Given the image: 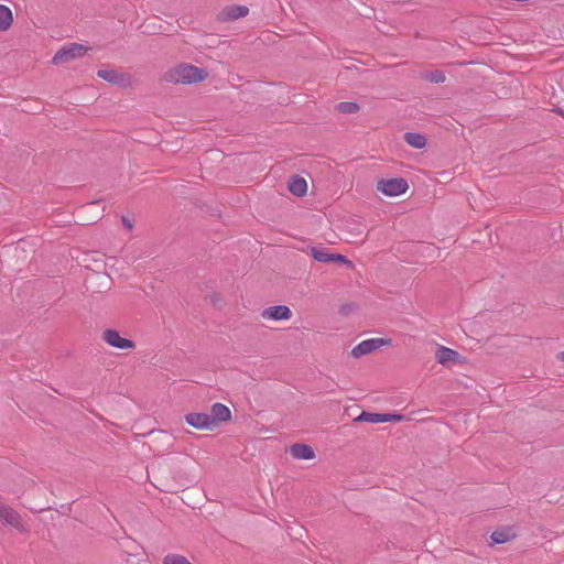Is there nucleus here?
<instances>
[{
	"label": "nucleus",
	"instance_id": "obj_13",
	"mask_svg": "<svg viewBox=\"0 0 564 564\" xmlns=\"http://www.w3.org/2000/svg\"><path fill=\"white\" fill-rule=\"evenodd\" d=\"M0 520L14 528L21 525L20 514L14 509L3 503L0 505Z\"/></svg>",
	"mask_w": 564,
	"mask_h": 564
},
{
	"label": "nucleus",
	"instance_id": "obj_15",
	"mask_svg": "<svg viewBox=\"0 0 564 564\" xmlns=\"http://www.w3.org/2000/svg\"><path fill=\"white\" fill-rule=\"evenodd\" d=\"M386 413H375L362 411L360 415L356 419L357 422H369V423H386L387 420Z\"/></svg>",
	"mask_w": 564,
	"mask_h": 564
},
{
	"label": "nucleus",
	"instance_id": "obj_9",
	"mask_svg": "<svg viewBox=\"0 0 564 564\" xmlns=\"http://www.w3.org/2000/svg\"><path fill=\"white\" fill-rule=\"evenodd\" d=\"M185 421L188 425L199 430H212L214 427L213 419L207 413H188Z\"/></svg>",
	"mask_w": 564,
	"mask_h": 564
},
{
	"label": "nucleus",
	"instance_id": "obj_2",
	"mask_svg": "<svg viewBox=\"0 0 564 564\" xmlns=\"http://www.w3.org/2000/svg\"><path fill=\"white\" fill-rule=\"evenodd\" d=\"M87 50L88 48L82 44L72 43L68 46L62 47L55 53L53 63L55 65H59L70 62L75 58L84 56L87 53Z\"/></svg>",
	"mask_w": 564,
	"mask_h": 564
},
{
	"label": "nucleus",
	"instance_id": "obj_6",
	"mask_svg": "<svg viewBox=\"0 0 564 564\" xmlns=\"http://www.w3.org/2000/svg\"><path fill=\"white\" fill-rule=\"evenodd\" d=\"M97 76L110 84L124 87L129 84V76L124 73H121L117 69H99L97 72Z\"/></svg>",
	"mask_w": 564,
	"mask_h": 564
},
{
	"label": "nucleus",
	"instance_id": "obj_24",
	"mask_svg": "<svg viewBox=\"0 0 564 564\" xmlns=\"http://www.w3.org/2000/svg\"><path fill=\"white\" fill-rule=\"evenodd\" d=\"M387 420L386 422H401L404 419V415L402 414H392V413H386Z\"/></svg>",
	"mask_w": 564,
	"mask_h": 564
},
{
	"label": "nucleus",
	"instance_id": "obj_16",
	"mask_svg": "<svg viewBox=\"0 0 564 564\" xmlns=\"http://www.w3.org/2000/svg\"><path fill=\"white\" fill-rule=\"evenodd\" d=\"M404 140L414 149H423L426 145V138L421 133L406 132L404 134Z\"/></svg>",
	"mask_w": 564,
	"mask_h": 564
},
{
	"label": "nucleus",
	"instance_id": "obj_25",
	"mask_svg": "<svg viewBox=\"0 0 564 564\" xmlns=\"http://www.w3.org/2000/svg\"><path fill=\"white\" fill-rule=\"evenodd\" d=\"M122 223L128 229H132L133 225L127 217H122Z\"/></svg>",
	"mask_w": 564,
	"mask_h": 564
},
{
	"label": "nucleus",
	"instance_id": "obj_10",
	"mask_svg": "<svg viewBox=\"0 0 564 564\" xmlns=\"http://www.w3.org/2000/svg\"><path fill=\"white\" fill-rule=\"evenodd\" d=\"M209 417L213 419V426L219 422H227L231 417V412L228 406L223 403H214L210 409Z\"/></svg>",
	"mask_w": 564,
	"mask_h": 564
},
{
	"label": "nucleus",
	"instance_id": "obj_23",
	"mask_svg": "<svg viewBox=\"0 0 564 564\" xmlns=\"http://www.w3.org/2000/svg\"><path fill=\"white\" fill-rule=\"evenodd\" d=\"M332 262L345 263L348 267H351V264H352L350 260H348L345 256L339 254V253L332 254Z\"/></svg>",
	"mask_w": 564,
	"mask_h": 564
},
{
	"label": "nucleus",
	"instance_id": "obj_17",
	"mask_svg": "<svg viewBox=\"0 0 564 564\" xmlns=\"http://www.w3.org/2000/svg\"><path fill=\"white\" fill-rule=\"evenodd\" d=\"M311 256L318 262L328 263L332 262V254L327 248L324 247H312L310 249Z\"/></svg>",
	"mask_w": 564,
	"mask_h": 564
},
{
	"label": "nucleus",
	"instance_id": "obj_18",
	"mask_svg": "<svg viewBox=\"0 0 564 564\" xmlns=\"http://www.w3.org/2000/svg\"><path fill=\"white\" fill-rule=\"evenodd\" d=\"M13 18L11 10L3 4H0V31L8 30L12 24Z\"/></svg>",
	"mask_w": 564,
	"mask_h": 564
},
{
	"label": "nucleus",
	"instance_id": "obj_20",
	"mask_svg": "<svg viewBox=\"0 0 564 564\" xmlns=\"http://www.w3.org/2000/svg\"><path fill=\"white\" fill-rule=\"evenodd\" d=\"M335 109L344 115H352L359 111L360 106L352 101H341L335 106Z\"/></svg>",
	"mask_w": 564,
	"mask_h": 564
},
{
	"label": "nucleus",
	"instance_id": "obj_11",
	"mask_svg": "<svg viewBox=\"0 0 564 564\" xmlns=\"http://www.w3.org/2000/svg\"><path fill=\"white\" fill-rule=\"evenodd\" d=\"M459 357L460 355L458 351L445 346H438L435 352L436 361L443 366L458 361Z\"/></svg>",
	"mask_w": 564,
	"mask_h": 564
},
{
	"label": "nucleus",
	"instance_id": "obj_19",
	"mask_svg": "<svg viewBox=\"0 0 564 564\" xmlns=\"http://www.w3.org/2000/svg\"><path fill=\"white\" fill-rule=\"evenodd\" d=\"M420 77L429 83L441 84L444 83L446 76L442 70L424 72L420 74Z\"/></svg>",
	"mask_w": 564,
	"mask_h": 564
},
{
	"label": "nucleus",
	"instance_id": "obj_14",
	"mask_svg": "<svg viewBox=\"0 0 564 564\" xmlns=\"http://www.w3.org/2000/svg\"><path fill=\"white\" fill-rule=\"evenodd\" d=\"M289 191L295 196H304L307 191V183L303 177L292 176L289 181Z\"/></svg>",
	"mask_w": 564,
	"mask_h": 564
},
{
	"label": "nucleus",
	"instance_id": "obj_1",
	"mask_svg": "<svg viewBox=\"0 0 564 564\" xmlns=\"http://www.w3.org/2000/svg\"><path fill=\"white\" fill-rule=\"evenodd\" d=\"M208 77L205 68L197 67L191 64H181L164 75V79L169 83L195 84L203 82Z\"/></svg>",
	"mask_w": 564,
	"mask_h": 564
},
{
	"label": "nucleus",
	"instance_id": "obj_26",
	"mask_svg": "<svg viewBox=\"0 0 564 564\" xmlns=\"http://www.w3.org/2000/svg\"><path fill=\"white\" fill-rule=\"evenodd\" d=\"M557 358L562 361H564V350L561 351L558 355H557Z\"/></svg>",
	"mask_w": 564,
	"mask_h": 564
},
{
	"label": "nucleus",
	"instance_id": "obj_8",
	"mask_svg": "<svg viewBox=\"0 0 564 564\" xmlns=\"http://www.w3.org/2000/svg\"><path fill=\"white\" fill-rule=\"evenodd\" d=\"M248 13H249V8L246 6H239V4L228 6L219 12L218 20L234 21L239 18L246 17Z\"/></svg>",
	"mask_w": 564,
	"mask_h": 564
},
{
	"label": "nucleus",
	"instance_id": "obj_4",
	"mask_svg": "<svg viewBox=\"0 0 564 564\" xmlns=\"http://www.w3.org/2000/svg\"><path fill=\"white\" fill-rule=\"evenodd\" d=\"M391 345V339L384 338H370L362 340L357 346H355L351 350V356L355 358H360L365 355H368L382 346Z\"/></svg>",
	"mask_w": 564,
	"mask_h": 564
},
{
	"label": "nucleus",
	"instance_id": "obj_5",
	"mask_svg": "<svg viewBox=\"0 0 564 564\" xmlns=\"http://www.w3.org/2000/svg\"><path fill=\"white\" fill-rule=\"evenodd\" d=\"M102 339L111 347L118 349H134L135 344L131 339L123 338L112 328H107L102 333Z\"/></svg>",
	"mask_w": 564,
	"mask_h": 564
},
{
	"label": "nucleus",
	"instance_id": "obj_21",
	"mask_svg": "<svg viewBox=\"0 0 564 564\" xmlns=\"http://www.w3.org/2000/svg\"><path fill=\"white\" fill-rule=\"evenodd\" d=\"M510 538H511L510 532L509 531H505V530L494 531L491 533V535H490V539L496 544L506 543V542H508L510 540Z\"/></svg>",
	"mask_w": 564,
	"mask_h": 564
},
{
	"label": "nucleus",
	"instance_id": "obj_12",
	"mask_svg": "<svg viewBox=\"0 0 564 564\" xmlns=\"http://www.w3.org/2000/svg\"><path fill=\"white\" fill-rule=\"evenodd\" d=\"M289 452L295 459L308 460L315 457L314 449L310 445L303 443H295L291 445Z\"/></svg>",
	"mask_w": 564,
	"mask_h": 564
},
{
	"label": "nucleus",
	"instance_id": "obj_22",
	"mask_svg": "<svg viewBox=\"0 0 564 564\" xmlns=\"http://www.w3.org/2000/svg\"><path fill=\"white\" fill-rule=\"evenodd\" d=\"M163 564H191L189 561L177 554H169L164 557Z\"/></svg>",
	"mask_w": 564,
	"mask_h": 564
},
{
	"label": "nucleus",
	"instance_id": "obj_3",
	"mask_svg": "<svg viewBox=\"0 0 564 564\" xmlns=\"http://www.w3.org/2000/svg\"><path fill=\"white\" fill-rule=\"evenodd\" d=\"M409 188L406 180L403 177H393L381 180L378 182L377 189L387 196H398L406 192Z\"/></svg>",
	"mask_w": 564,
	"mask_h": 564
},
{
	"label": "nucleus",
	"instance_id": "obj_7",
	"mask_svg": "<svg viewBox=\"0 0 564 564\" xmlns=\"http://www.w3.org/2000/svg\"><path fill=\"white\" fill-rule=\"evenodd\" d=\"M261 316L264 319L282 321L290 319L292 317V312L286 305H275L264 308Z\"/></svg>",
	"mask_w": 564,
	"mask_h": 564
}]
</instances>
